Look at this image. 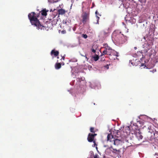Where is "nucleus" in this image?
Instances as JSON below:
<instances>
[{
	"label": "nucleus",
	"mask_w": 158,
	"mask_h": 158,
	"mask_svg": "<svg viewBox=\"0 0 158 158\" xmlns=\"http://www.w3.org/2000/svg\"><path fill=\"white\" fill-rule=\"evenodd\" d=\"M39 15L36 14L34 12H32L28 15V17L31 24L36 27L38 29H42L44 27L40 23L37 19L39 17Z\"/></svg>",
	"instance_id": "1"
},
{
	"label": "nucleus",
	"mask_w": 158,
	"mask_h": 158,
	"mask_svg": "<svg viewBox=\"0 0 158 158\" xmlns=\"http://www.w3.org/2000/svg\"><path fill=\"white\" fill-rule=\"evenodd\" d=\"M121 32L119 33H117L114 31L113 34V36L116 42L119 44H122L127 40V36H124L123 34H121Z\"/></svg>",
	"instance_id": "2"
},
{
	"label": "nucleus",
	"mask_w": 158,
	"mask_h": 158,
	"mask_svg": "<svg viewBox=\"0 0 158 158\" xmlns=\"http://www.w3.org/2000/svg\"><path fill=\"white\" fill-rule=\"evenodd\" d=\"M103 47L105 50L103 52V55H111V54L113 50L112 48L108 46L107 44H103Z\"/></svg>",
	"instance_id": "3"
},
{
	"label": "nucleus",
	"mask_w": 158,
	"mask_h": 158,
	"mask_svg": "<svg viewBox=\"0 0 158 158\" xmlns=\"http://www.w3.org/2000/svg\"><path fill=\"white\" fill-rule=\"evenodd\" d=\"M155 133L153 131H149L146 134L147 139L150 141H152L154 138Z\"/></svg>",
	"instance_id": "4"
},
{
	"label": "nucleus",
	"mask_w": 158,
	"mask_h": 158,
	"mask_svg": "<svg viewBox=\"0 0 158 158\" xmlns=\"http://www.w3.org/2000/svg\"><path fill=\"white\" fill-rule=\"evenodd\" d=\"M59 16H58L57 17H56V15H54L52 18H51L49 19L50 21H51V24L52 26L53 27L57 24V22L58 21V19L57 18Z\"/></svg>",
	"instance_id": "5"
},
{
	"label": "nucleus",
	"mask_w": 158,
	"mask_h": 158,
	"mask_svg": "<svg viewBox=\"0 0 158 158\" xmlns=\"http://www.w3.org/2000/svg\"><path fill=\"white\" fill-rule=\"evenodd\" d=\"M82 22L84 24H85L89 19V15L86 13H85L82 15Z\"/></svg>",
	"instance_id": "6"
},
{
	"label": "nucleus",
	"mask_w": 158,
	"mask_h": 158,
	"mask_svg": "<svg viewBox=\"0 0 158 158\" xmlns=\"http://www.w3.org/2000/svg\"><path fill=\"white\" fill-rule=\"evenodd\" d=\"M87 140L89 142H92L95 140L92 133H89V134L87 137Z\"/></svg>",
	"instance_id": "7"
},
{
	"label": "nucleus",
	"mask_w": 158,
	"mask_h": 158,
	"mask_svg": "<svg viewBox=\"0 0 158 158\" xmlns=\"http://www.w3.org/2000/svg\"><path fill=\"white\" fill-rule=\"evenodd\" d=\"M59 51L56 50L55 49L52 50L50 52V54L52 56L53 55L55 57L58 56L59 55Z\"/></svg>",
	"instance_id": "8"
},
{
	"label": "nucleus",
	"mask_w": 158,
	"mask_h": 158,
	"mask_svg": "<svg viewBox=\"0 0 158 158\" xmlns=\"http://www.w3.org/2000/svg\"><path fill=\"white\" fill-rule=\"evenodd\" d=\"M114 138L113 136L111 134H109L107 136V140L108 141H110V142H113L114 140Z\"/></svg>",
	"instance_id": "9"
},
{
	"label": "nucleus",
	"mask_w": 158,
	"mask_h": 158,
	"mask_svg": "<svg viewBox=\"0 0 158 158\" xmlns=\"http://www.w3.org/2000/svg\"><path fill=\"white\" fill-rule=\"evenodd\" d=\"M135 135L139 140L142 139L143 138V136L141 135V132L139 131L138 133H136Z\"/></svg>",
	"instance_id": "10"
},
{
	"label": "nucleus",
	"mask_w": 158,
	"mask_h": 158,
	"mask_svg": "<svg viewBox=\"0 0 158 158\" xmlns=\"http://www.w3.org/2000/svg\"><path fill=\"white\" fill-rule=\"evenodd\" d=\"M114 140L112 142L113 143V144L115 145H118L120 144V140L117 139H116L114 138Z\"/></svg>",
	"instance_id": "11"
},
{
	"label": "nucleus",
	"mask_w": 158,
	"mask_h": 158,
	"mask_svg": "<svg viewBox=\"0 0 158 158\" xmlns=\"http://www.w3.org/2000/svg\"><path fill=\"white\" fill-rule=\"evenodd\" d=\"M57 12H58L59 15H63L66 12V11H65V10L64 9H61L58 10H57Z\"/></svg>",
	"instance_id": "12"
},
{
	"label": "nucleus",
	"mask_w": 158,
	"mask_h": 158,
	"mask_svg": "<svg viewBox=\"0 0 158 158\" xmlns=\"http://www.w3.org/2000/svg\"><path fill=\"white\" fill-rule=\"evenodd\" d=\"M123 132H125L126 133V134H124L125 136H126V135H127L129 134L130 133V128L129 127H126L125 128V130L124 131H123Z\"/></svg>",
	"instance_id": "13"
},
{
	"label": "nucleus",
	"mask_w": 158,
	"mask_h": 158,
	"mask_svg": "<svg viewBox=\"0 0 158 158\" xmlns=\"http://www.w3.org/2000/svg\"><path fill=\"white\" fill-rule=\"evenodd\" d=\"M48 11V10L46 11V9H44L43 10H41L40 11V13L41 15L43 16H46L47 15V12Z\"/></svg>",
	"instance_id": "14"
},
{
	"label": "nucleus",
	"mask_w": 158,
	"mask_h": 158,
	"mask_svg": "<svg viewBox=\"0 0 158 158\" xmlns=\"http://www.w3.org/2000/svg\"><path fill=\"white\" fill-rule=\"evenodd\" d=\"M61 64L60 63H57L55 65V67L56 69H59L61 67Z\"/></svg>",
	"instance_id": "15"
},
{
	"label": "nucleus",
	"mask_w": 158,
	"mask_h": 158,
	"mask_svg": "<svg viewBox=\"0 0 158 158\" xmlns=\"http://www.w3.org/2000/svg\"><path fill=\"white\" fill-rule=\"evenodd\" d=\"M112 148V149L113 150V152L117 154H119L121 152V151L120 150H117L115 148Z\"/></svg>",
	"instance_id": "16"
},
{
	"label": "nucleus",
	"mask_w": 158,
	"mask_h": 158,
	"mask_svg": "<svg viewBox=\"0 0 158 158\" xmlns=\"http://www.w3.org/2000/svg\"><path fill=\"white\" fill-rule=\"evenodd\" d=\"M102 33L103 35L105 37L109 35V32L108 31L106 32L104 30L102 31Z\"/></svg>",
	"instance_id": "17"
},
{
	"label": "nucleus",
	"mask_w": 158,
	"mask_h": 158,
	"mask_svg": "<svg viewBox=\"0 0 158 158\" xmlns=\"http://www.w3.org/2000/svg\"><path fill=\"white\" fill-rule=\"evenodd\" d=\"M94 61H97L99 59V56L98 55H96L95 56L93 57Z\"/></svg>",
	"instance_id": "18"
},
{
	"label": "nucleus",
	"mask_w": 158,
	"mask_h": 158,
	"mask_svg": "<svg viewBox=\"0 0 158 158\" xmlns=\"http://www.w3.org/2000/svg\"><path fill=\"white\" fill-rule=\"evenodd\" d=\"M90 130L91 132L94 133V128L93 127H91L90 128Z\"/></svg>",
	"instance_id": "19"
},
{
	"label": "nucleus",
	"mask_w": 158,
	"mask_h": 158,
	"mask_svg": "<svg viewBox=\"0 0 158 158\" xmlns=\"http://www.w3.org/2000/svg\"><path fill=\"white\" fill-rule=\"evenodd\" d=\"M81 36L85 39H86L87 38L88 36L86 34H82L81 35Z\"/></svg>",
	"instance_id": "20"
},
{
	"label": "nucleus",
	"mask_w": 158,
	"mask_h": 158,
	"mask_svg": "<svg viewBox=\"0 0 158 158\" xmlns=\"http://www.w3.org/2000/svg\"><path fill=\"white\" fill-rule=\"evenodd\" d=\"M92 142L94 143V144L92 145V147H95V146H97V144L96 143L95 140H94V141Z\"/></svg>",
	"instance_id": "21"
},
{
	"label": "nucleus",
	"mask_w": 158,
	"mask_h": 158,
	"mask_svg": "<svg viewBox=\"0 0 158 158\" xmlns=\"http://www.w3.org/2000/svg\"><path fill=\"white\" fill-rule=\"evenodd\" d=\"M81 56H82L85 57L86 59V60L87 61L88 60L89 58L87 57L86 55H83L81 54Z\"/></svg>",
	"instance_id": "22"
},
{
	"label": "nucleus",
	"mask_w": 158,
	"mask_h": 158,
	"mask_svg": "<svg viewBox=\"0 0 158 158\" xmlns=\"http://www.w3.org/2000/svg\"><path fill=\"white\" fill-rule=\"evenodd\" d=\"M149 31L152 32V33H154L155 31V29L154 28H151L150 29Z\"/></svg>",
	"instance_id": "23"
},
{
	"label": "nucleus",
	"mask_w": 158,
	"mask_h": 158,
	"mask_svg": "<svg viewBox=\"0 0 158 158\" xmlns=\"http://www.w3.org/2000/svg\"><path fill=\"white\" fill-rule=\"evenodd\" d=\"M91 50L92 51V52L94 53H95V52H96V50L94 49L93 48V47H92V48H91Z\"/></svg>",
	"instance_id": "24"
},
{
	"label": "nucleus",
	"mask_w": 158,
	"mask_h": 158,
	"mask_svg": "<svg viewBox=\"0 0 158 158\" xmlns=\"http://www.w3.org/2000/svg\"><path fill=\"white\" fill-rule=\"evenodd\" d=\"M109 65L107 64L106 65L104 66V67L106 68L107 69H108L109 68Z\"/></svg>",
	"instance_id": "25"
},
{
	"label": "nucleus",
	"mask_w": 158,
	"mask_h": 158,
	"mask_svg": "<svg viewBox=\"0 0 158 158\" xmlns=\"http://www.w3.org/2000/svg\"><path fill=\"white\" fill-rule=\"evenodd\" d=\"M121 132H120V131H119V130H117L116 131V134L117 135H119V133H121Z\"/></svg>",
	"instance_id": "26"
},
{
	"label": "nucleus",
	"mask_w": 158,
	"mask_h": 158,
	"mask_svg": "<svg viewBox=\"0 0 158 158\" xmlns=\"http://www.w3.org/2000/svg\"><path fill=\"white\" fill-rule=\"evenodd\" d=\"M95 14L96 15H100V16L101 15H99V13L98 12V11L96 10L95 12Z\"/></svg>",
	"instance_id": "27"
},
{
	"label": "nucleus",
	"mask_w": 158,
	"mask_h": 158,
	"mask_svg": "<svg viewBox=\"0 0 158 158\" xmlns=\"http://www.w3.org/2000/svg\"><path fill=\"white\" fill-rule=\"evenodd\" d=\"M65 55H64V56H62V58H61V60L62 59L63 60H64V58H65Z\"/></svg>",
	"instance_id": "28"
},
{
	"label": "nucleus",
	"mask_w": 158,
	"mask_h": 158,
	"mask_svg": "<svg viewBox=\"0 0 158 158\" xmlns=\"http://www.w3.org/2000/svg\"><path fill=\"white\" fill-rule=\"evenodd\" d=\"M94 158H99L98 155L96 154L94 156Z\"/></svg>",
	"instance_id": "29"
},
{
	"label": "nucleus",
	"mask_w": 158,
	"mask_h": 158,
	"mask_svg": "<svg viewBox=\"0 0 158 158\" xmlns=\"http://www.w3.org/2000/svg\"><path fill=\"white\" fill-rule=\"evenodd\" d=\"M77 79H78V80H77L78 81H81L82 80V78H78Z\"/></svg>",
	"instance_id": "30"
},
{
	"label": "nucleus",
	"mask_w": 158,
	"mask_h": 158,
	"mask_svg": "<svg viewBox=\"0 0 158 158\" xmlns=\"http://www.w3.org/2000/svg\"><path fill=\"white\" fill-rule=\"evenodd\" d=\"M115 53L116 54H115V55L116 56H118V53H117V52H115Z\"/></svg>",
	"instance_id": "31"
},
{
	"label": "nucleus",
	"mask_w": 158,
	"mask_h": 158,
	"mask_svg": "<svg viewBox=\"0 0 158 158\" xmlns=\"http://www.w3.org/2000/svg\"><path fill=\"white\" fill-rule=\"evenodd\" d=\"M97 134L95 133H94V134H93V137L94 138L95 136H96Z\"/></svg>",
	"instance_id": "32"
},
{
	"label": "nucleus",
	"mask_w": 158,
	"mask_h": 158,
	"mask_svg": "<svg viewBox=\"0 0 158 158\" xmlns=\"http://www.w3.org/2000/svg\"><path fill=\"white\" fill-rule=\"evenodd\" d=\"M146 0H140L141 2H145Z\"/></svg>",
	"instance_id": "33"
},
{
	"label": "nucleus",
	"mask_w": 158,
	"mask_h": 158,
	"mask_svg": "<svg viewBox=\"0 0 158 158\" xmlns=\"http://www.w3.org/2000/svg\"><path fill=\"white\" fill-rule=\"evenodd\" d=\"M143 53L142 52H137V53L138 54H142Z\"/></svg>",
	"instance_id": "34"
},
{
	"label": "nucleus",
	"mask_w": 158,
	"mask_h": 158,
	"mask_svg": "<svg viewBox=\"0 0 158 158\" xmlns=\"http://www.w3.org/2000/svg\"><path fill=\"white\" fill-rule=\"evenodd\" d=\"M62 32H63V33H65V32H66V31H65V30H64V31H62Z\"/></svg>",
	"instance_id": "35"
},
{
	"label": "nucleus",
	"mask_w": 158,
	"mask_h": 158,
	"mask_svg": "<svg viewBox=\"0 0 158 158\" xmlns=\"http://www.w3.org/2000/svg\"><path fill=\"white\" fill-rule=\"evenodd\" d=\"M66 20L65 21V22H63V23H65V24H67V22H66Z\"/></svg>",
	"instance_id": "36"
},
{
	"label": "nucleus",
	"mask_w": 158,
	"mask_h": 158,
	"mask_svg": "<svg viewBox=\"0 0 158 158\" xmlns=\"http://www.w3.org/2000/svg\"><path fill=\"white\" fill-rule=\"evenodd\" d=\"M75 28H74L73 29V30L74 31H75Z\"/></svg>",
	"instance_id": "37"
},
{
	"label": "nucleus",
	"mask_w": 158,
	"mask_h": 158,
	"mask_svg": "<svg viewBox=\"0 0 158 158\" xmlns=\"http://www.w3.org/2000/svg\"><path fill=\"white\" fill-rule=\"evenodd\" d=\"M97 17L98 18V19H99V17L97 16Z\"/></svg>",
	"instance_id": "38"
},
{
	"label": "nucleus",
	"mask_w": 158,
	"mask_h": 158,
	"mask_svg": "<svg viewBox=\"0 0 158 158\" xmlns=\"http://www.w3.org/2000/svg\"><path fill=\"white\" fill-rule=\"evenodd\" d=\"M98 21H97V23H98Z\"/></svg>",
	"instance_id": "39"
},
{
	"label": "nucleus",
	"mask_w": 158,
	"mask_h": 158,
	"mask_svg": "<svg viewBox=\"0 0 158 158\" xmlns=\"http://www.w3.org/2000/svg\"><path fill=\"white\" fill-rule=\"evenodd\" d=\"M59 58V57H57V58Z\"/></svg>",
	"instance_id": "40"
},
{
	"label": "nucleus",
	"mask_w": 158,
	"mask_h": 158,
	"mask_svg": "<svg viewBox=\"0 0 158 158\" xmlns=\"http://www.w3.org/2000/svg\"><path fill=\"white\" fill-rule=\"evenodd\" d=\"M148 123H150H150L149 122H148Z\"/></svg>",
	"instance_id": "41"
},
{
	"label": "nucleus",
	"mask_w": 158,
	"mask_h": 158,
	"mask_svg": "<svg viewBox=\"0 0 158 158\" xmlns=\"http://www.w3.org/2000/svg\"><path fill=\"white\" fill-rule=\"evenodd\" d=\"M104 158H105V156H104Z\"/></svg>",
	"instance_id": "42"
},
{
	"label": "nucleus",
	"mask_w": 158,
	"mask_h": 158,
	"mask_svg": "<svg viewBox=\"0 0 158 158\" xmlns=\"http://www.w3.org/2000/svg\"><path fill=\"white\" fill-rule=\"evenodd\" d=\"M135 49H136V47H135Z\"/></svg>",
	"instance_id": "43"
}]
</instances>
